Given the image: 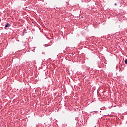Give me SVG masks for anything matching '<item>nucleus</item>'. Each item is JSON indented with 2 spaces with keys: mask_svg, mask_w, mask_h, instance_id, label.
Listing matches in <instances>:
<instances>
[{
  "mask_svg": "<svg viewBox=\"0 0 127 127\" xmlns=\"http://www.w3.org/2000/svg\"><path fill=\"white\" fill-rule=\"evenodd\" d=\"M9 26H10V24H9V23H7V24L5 25V27H9Z\"/></svg>",
  "mask_w": 127,
  "mask_h": 127,
  "instance_id": "1",
  "label": "nucleus"
},
{
  "mask_svg": "<svg viewBox=\"0 0 127 127\" xmlns=\"http://www.w3.org/2000/svg\"><path fill=\"white\" fill-rule=\"evenodd\" d=\"M115 5H117V4L115 3Z\"/></svg>",
  "mask_w": 127,
  "mask_h": 127,
  "instance_id": "3",
  "label": "nucleus"
},
{
  "mask_svg": "<svg viewBox=\"0 0 127 127\" xmlns=\"http://www.w3.org/2000/svg\"><path fill=\"white\" fill-rule=\"evenodd\" d=\"M125 64H126L127 65V59H126L125 60Z\"/></svg>",
  "mask_w": 127,
  "mask_h": 127,
  "instance_id": "2",
  "label": "nucleus"
}]
</instances>
